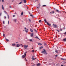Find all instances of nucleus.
Instances as JSON below:
<instances>
[{"instance_id": "22", "label": "nucleus", "mask_w": 66, "mask_h": 66, "mask_svg": "<svg viewBox=\"0 0 66 66\" xmlns=\"http://www.w3.org/2000/svg\"><path fill=\"white\" fill-rule=\"evenodd\" d=\"M55 52L56 53H58V51H57V50H56Z\"/></svg>"}, {"instance_id": "32", "label": "nucleus", "mask_w": 66, "mask_h": 66, "mask_svg": "<svg viewBox=\"0 0 66 66\" xmlns=\"http://www.w3.org/2000/svg\"><path fill=\"white\" fill-rule=\"evenodd\" d=\"M22 3V2H21L19 4H21Z\"/></svg>"}, {"instance_id": "33", "label": "nucleus", "mask_w": 66, "mask_h": 66, "mask_svg": "<svg viewBox=\"0 0 66 66\" xmlns=\"http://www.w3.org/2000/svg\"><path fill=\"white\" fill-rule=\"evenodd\" d=\"M30 41V42H32V39H30L29 40Z\"/></svg>"}, {"instance_id": "43", "label": "nucleus", "mask_w": 66, "mask_h": 66, "mask_svg": "<svg viewBox=\"0 0 66 66\" xmlns=\"http://www.w3.org/2000/svg\"><path fill=\"white\" fill-rule=\"evenodd\" d=\"M2 2H4V0H2Z\"/></svg>"}, {"instance_id": "57", "label": "nucleus", "mask_w": 66, "mask_h": 66, "mask_svg": "<svg viewBox=\"0 0 66 66\" xmlns=\"http://www.w3.org/2000/svg\"><path fill=\"white\" fill-rule=\"evenodd\" d=\"M60 27H61V25L60 24Z\"/></svg>"}, {"instance_id": "53", "label": "nucleus", "mask_w": 66, "mask_h": 66, "mask_svg": "<svg viewBox=\"0 0 66 66\" xmlns=\"http://www.w3.org/2000/svg\"><path fill=\"white\" fill-rule=\"evenodd\" d=\"M37 7V8L38 9V7Z\"/></svg>"}, {"instance_id": "35", "label": "nucleus", "mask_w": 66, "mask_h": 66, "mask_svg": "<svg viewBox=\"0 0 66 66\" xmlns=\"http://www.w3.org/2000/svg\"><path fill=\"white\" fill-rule=\"evenodd\" d=\"M43 46H41L40 47V48L41 49H42V48H43Z\"/></svg>"}, {"instance_id": "10", "label": "nucleus", "mask_w": 66, "mask_h": 66, "mask_svg": "<svg viewBox=\"0 0 66 66\" xmlns=\"http://www.w3.org/2000/svg\"><path fill=\"white\" fill-rule=\"evenodd\" d=\"M26 56V55H23L22 56V58H24V57H25V56Z\"/></svg>"}, {"instance_id": "38", "label": "nucleus", "mask_w": 66, "mask_h": 66, "mask_svg": "<svg viewBox=\"0 0 66 66\" xmlns=\"http://www.w3.org/2000/svg\"><path fill=\"white\" fill-rule=\"evenodd\" d=\"M44 45H45V46H46V44L44 43Z\"/></svg>"}, {"instance_id": "17", "label": "nucleus", "mask_w": 66, "mask_h": 66, "mask_svg": "<svg viewBox=\"0 0 66 66\" xmlns=\"http://www.w3.org/2000/svg\"><path fill=\"white\" fill-rule=\"evenodd\" d=\"M37 65V66H40V63H38V64Z\"/></svg>"}, {"instance_id": "23", "label": "nucleus", "mask_w": 66, "mask_h": 66, "mask_svg": "<svg viewBox=\"0 0 66 66\" xmlns=\"http://www.w3.org/2000/svg\"><path fill=\"white\" fill-rule=\"evenodd\" d=\"M6 39V41L7 42H9V40L8 39Z\"/></svg>"}, {"instance_id": "3", "label": "nucleus", "mask_w": 66, "mask_h": 66, "mask_svg": "<svg viewBox=\"0 0 66 66\" xmlns=\"http://www.w3.org/2000/svg\"><path fill=\"white\" fill-rule=\"evenodd\" d=\"M25 31L26 32H28V29H27L26 28H24Z\"/></svg>"}, {"instance_id": "18", "label": "nucleus", "mask_w": 66, "mask_h": 66, "mask_svg": "<svg viewBox=\"0 0 66 66\" xmlns=\"http://www.w3.org/2000/svg\"><path fill=\"white\" fill-rule=\"evenodd\" d=\"M27 53V52H25V53L24 54V55H25V56H26V53Z\"/></svg>"}, {"instance_id": "7", "label": "nucleus", "mask_w": 66, "mask_h": 66, "mask_svg": "<svg viewBox=\"0 0 66 66\" xmlns=\"http://www.w3.org/2000/svg\"><path fill=\"white\" fill-rule=\"evenodd\" d=\"M13 21L14 22H16L17 20V19H14V20H13Z\"/></svg>"}, {"instance_id": "27", "label": "nucleus", "mask_w": 66, "mask_h": 66, "mask_svg": "<svg viewBox=\"0 0 66 66\" xmlns=\"http://www.w3.org/2000/svg\"><path fill=\"white\" fill-rule=\"evenodd\" d=\"M21 47H22L23 46V45H22V44H21Z\"/></svg>"}, {"instance_id": "28", "label": "nucleus", "mask_w": 66, "mask_h": 66, "mask_svg": "<svg viewBox=\"0 0 66 66\" xmlns=\"http://www.w3.org/2000/svg\"><path fill=\"white\" fill-rule=\"evenodd\" d=\"M42 22V21L41 20H40L39 21V22Z\"/></svg>"}, {"instance_id": "40", "label": "nucleus", "mask_w": 66, "mask_h": 66, "mask_svg": "<svg viewBox=\"0 0 66 66\" xmlns=\"http://www.w3.org/2000/svg\"><path fill=\"white\" fill-rule=\"evenodd\" d=\"M62 29H60V31H62Z\"/></svg>"}, {"instance_id": "8", "label": "nucleus", "mask_w": 66, "mask_h": 66, "mask_svg": "<svg viewBox=\"0 0 66 66\" xmlns=\"http://www.w3.org/2000/svg\"><path fill=\"white\" fill-rule=\"evenodd\" d=\"M54 11H53L51 12H50V14H54Z\"/></svg>"}, {"instance_id": "63", "label": "nucleus", "mask_w": 66, "mask_h": 66, "mask_svg": "<svg viewBox=\"0 0 66 66\" xmlns=\"http://www.w3.org/2000/svg\"><path fill=\"white\" fill-rule=\"evenodd\" d=\"M12 2H13V1H12Z\"/></svg>"}, {"instance_id": "19", "label": "nucleus", "mask_w": 66, "mask_h": 66, "mask_svg": "<svg viewBox=\"0 0 66 66\" xmlns=\"http://www.w3.org/2000/svg\"><path fill=\"white\" fill-rule=\"evenodd\" d=\"M2 8L3 10H4V7H3V5H2Z\"/></svg>"}, {"instance_id": "12", "label": "nucleus", "mask_w": 66, "mask_h": 66, "mask_svg": "<svg viewBox=\"0 0 66 66\" xmlns=\"http://www.w3.org/2000/svg\"><path fill=\"white\" fill-rule=\"evenodd\" d=\"M38 45H42V44L40 43H38Z\"/></svg>"}, {"instance_id": "36", "label": "nucleus", "mask_w": 66, "mask_h": 66, "mask_svg": "<svg viewBox=\"0 0 66 66\" xmlns=\"http://www.w3.org/2000/svg\"><path fill=\"white\" fill-rule=\"evenodd\" d=\"M64 34H65L66 35V32H65L64 33Z\"/></svg>"}, {"instance_id": "21", "label": "nucleus", "mask_w": 66, "mask_h": 66, "mask_svg": "<svg viewBox=\"0 0 66 66\" xmlns=\"http://www.w3.org/2000/svg\"><path fill=\"white\" fill-rule=\"evenodd\" d=\"M63 40L64 41V42H66V38L64 39Z\"/></svg>"}, {"instance_id": "55", "label": "nucleus", "mask_w": 66, "mask_h": 66, "mask_svg": "<svg viewBox=\"0 0 66 66\" xmlns=\"http://www.w3.org/2000/svg\"><path fill=\"white\" fill-rule=\"evenodd\" d=\"M61 66H63V65H61Z\"/></svg>"}, {"instance_id": "37", "label": "nucleus", "mask_w": 66, "mask_h": 66, "mask_svg": "<svg viewBox=\"0 0 66 66\" xmlns=\"http://www.w3.org/2000/svg\"><path fill=\"white\" fill-rule=\"evenodd\" d=\"M4 22H5L4 21H3V24H5Z\"/></svg>"}, {"instance_id": "5", "label": "nucleus", "mask_w": 66, "mask_h": 66, "mask_svg": "<svg viewBox=\"0 0 66 66\" xmlns=\"http://www.w3.org/2000/svg\"><path fill=\"white\" fill-rule=\"evenodd\" d=\"M28 47V45H24V48L25 49H27Z\"/></svg>"}, {"instance_id": "1", "label": "nucleus", "mask_w": 66, "mask_h": 66, "mask_svg": "<svg viewBox=\"0 0 66 66\" xmlns=\"http://www.w3.org/2000/svg\"><path fill=\"white\" fill-rule=\"evenodd\" d=\"M44 21L45 23H46L48 26H51V24L47 22V20L45 19H44Z\"/></svg>"}, {"instance_id": "42", "label": "nucleus", "mask_w": 66, "mask_h": 66, "mask_svg": "<svg viewBox=\"0 0 66 66\" xmlns=\"http://www.w3.org/2000/svg\"><path fill=\"white\" fill-rule=\"evenodd\" d=\"M30 15L31 16H33V15L32 14H30Z\"/></svg>"}, {"instance_id": "13", "label": "nucleus", "mask_w": 66, "mask_h": 66, "mask_svg": "<svg viewBox=\"0 0 66 66\" xmlns=\"http://www.w3.org/2000/svg\"><path fill=\"white\" fill-rule=\"evenodd\" d=\"M35 38H37V39H38V38L39 39V40H40L39 38H38V37L37 36H36V37H35Z\"/></svg>"}, {"instance_id": "4", "label": "nucleus", "mask_w": 66, "mask_h": 66, "mask_svg": "<svg viewBox=\"0 0 66 66\" xmlns=\"http://www.w3.org/2000/svg\"><path fill=\"white\" fill-rule=\"evenodd\" d=\"M53 27H54V28H57V26L56 24H53Z\"/></svg>"}, {"instance_id": "58", "label": "nucleus", "mask_w": 66, "mask_h": 66, "mask_svg": "<svg viewBox=\"0 0 66 66\" xmlns=\"http://www.w3.org/2000/svg\"><path fill=\"white\" fill-rule=\"evenodd\" d=\"M18 43V42H16V43Z\"/></svg>"}, {"instance_id": "49", "label": "nucleus", "mask_w": 66, "mask_h": 66, "mask_svg": "<svg viewBox=\"0 0 66 66\" xmlns=\"http://www.w3.org/2000/svg\"><path fill=\"white\" fill-rule=\"evenodd\" d=\"M32 66H34V65H32Z\"/></svg>"}, {"instance_id": "24", "label": "nucleus", "mask_w": 66, "mask_h": 66, "mask_svg": "<svg viewBox=\"0 0 66 66\" xmlns=\"http://www.w3.org/2000/svg\"><path fill=\"white\" fill-rule=\"evenodd\" d=\"M24 2L25 3H26V0H24Z\"/></svg>"}, {"instance_id": "39", "label": "nucleus", "mask_w": 66, "mask_h": 66, "mask_svg": "<svg viewBox=\"0 0 66 66\" xmlns=\"http://www.w3.org/2000/svg\"><path fill=\"white\" fill-rule=\"evenodd\" d=\"M29 21H30V22L31 21V20H30V19L29 20Z\"/></svg>"}, {"instance_id": "29", "label": "nucleus", "mask_w": 66, "mask_h": 66, "mask_svg": "<svg viewBox=\"0 0 66 66\" xmlns=\"http://www.w3.org/2000/svg\"><path fill=\"white\" fill-rule=\"evenodd\" d=\"M34 31H35V32L36 33H37V31L36 30L34 29Z\"/></svg>"}, {"instance_id": "60", "label": "nucleus", "mask_w": 66, "mask_h": 66, "mask_svg": "<svg viewBox=\"0 0 66 66\" xmlns=\"http://www.w3.org/2000/svg\"><path fill=\"white\" fill-rule=\"evenodd\" d=\"M54 9V10H55V9Z\"/></svg>"}, {"instance_id": "25", "label": "nucleus", "mask_w": 66, "mask_h": 66, "mask_svg": "<svg viewBox=\"0 0 66 66\" xmlns=\"http://www.w3.org/2000/svg\"><path fill=\"white\" fill-rule=\"evenodd\" d=\"M4 12L5 13V14H7V13L5 11H4Z\"/></svg>"}, {"instance_id": "54", "label": "nucleus", "mask_w": 66, "mask_h": 66, "mask_svg": "<svg viewBox=\"0 0 66 66\" xmlns=\"http://www.w3.org/2000/svg\"><path fill=\"white\" fill-rule=\"evenodd\" d=\"M64 2H65L66 3V1H64Z\"/></svg>"}, {"instance_id": "56", "label": "nucleus", "mask_w": 66, "mask_h": 66, "mask_svg": "<svg viewBox=\"0 0 66 66\" xmlns=\"http://www.w3.org/2000/svg\"><path fill=\"white\" fill-rule=\"evenodd\" d=\"M58 32H60V31L59 30H58Z\"/></svg>"}, {"instance_id": "59", "label": "nucleus", "mask_w": 66, "mask_h": 66, "mask_svg": "<svg viewBox=\"0 0 66 66\" xmlns=\"http://www.w3.org/2000/svg\"><path fill=\"white\" fill-rule=\"evenodd\" d=\"M25 59L26 60V58H25Z\"/></svg>"}, {"instance_id": "51", "label": "nucleus", "mask_w": 66, "mask_h": 66, "mask_svg": "<svg viewBox=\"0 0 66 66\" xmlns=\"http://www.w3.org/2000/svg\"><path fill=\"white\" fill-rule=\"evenodd\" d=\"M4 17L5 18H6V16H4Z\"/></svg>"}, {"instance_id": "46", "label": "nucleus", "mask_w": 66, "mask_h": 66, "mask_svg": "<svg viewBox=\"0 0 66 66\" xmlns=\"http://www.w3.org/2000/svg\"><path fill=\"white\" fill-rule=\"evenodd\" d=\"M46 6V5H43V6Z\"/></svg>"}, {"instance_id": "9", "label": "nucleus", "mask_w": 66, "mask_h": 66, "mask_svg": "<svg viewBox=\"0 0 66 66\" xmlns=\"http://www.w3.org/2000/svg\"><path fill=\"white\" fill-rule=\"evenodd\" d=\"M31 1L33 2H36V0H31Z\"/></svg>"}, {"instance_id": "14", "label": "nucleus", "mask_w": 66, "mask_h": 66, "mask_svg": "<svg viewBox=\"0 0 66 66\" xmlns=\"http://www.w3.org/2000/svg\"><path fill=\"white\" fill-rule=\"evenodd\" d=\"M30 30L31 32H33V30H32V29H30Z\"/></svg>"}, {"instance_id": "48", "label": "nucleus", "mask_w": 66, "mask_h": 66, "mask_svg": "<svg viewBox=\"0 0 66 66\" xmlns=\"http://www.w3.org/2000/svg\"><path fill=\"white\" fill-rule=\"evenodd\" d=\"M8 24H9V21H8Z\"/></svg>"}, {"instance_id": "20", "label": "nucleus", "mask_w": 66, "mask_h": 66, "mask_svg": "<svg viewBox=\"0 0 66 66\" xmlns=\"http://www.w3.org/2000/svg\"><path fill=\"white\" fill-rule=\"evenodd\" d=\"M32 59L33 60H35V58H34L33 57H32Z\"/></svg>"}, {"instance_id": "31", "label": "nucleus", "mask_w": 66, "mask_h": 66, "mask_svg": "<svg viewBox=\"0 0 66 66\" xmlns=\"http://www.w3.org/2000/svg\"><path fill=\"white\" fill-rule=\"evenodd\" d=\"M23 12H22V13H21V15H23Z\"/></svg>"}, {"instance_id": "45", "label": "nucleus", "mask_w": 66, "mask_h": 66, "mask_svg": "<svg viewBox=\"0 0 66 66\" xmlns=\"http://www.w3.org/2000/svg\"><path fill=\"white\" fill-rule=\"evenodd\" d=\"M55 56H56V57H57V55H55Z\"/></svg>"}, {"instance_id": "26", "label": "nucleus", "mask_w": 66, "mask_h": 66, "mask_svg": "<svg viewBox=\"0 0 66 66\" xmlns=\"http://www.w3.org/2000/svg\"><path fill=\"white\" fill-rule=\"evenodd\" d=\"M7 16H8V19H10V16H9V15H7Z\"/></svg>"}, {"instance_id": "62", "label": "nucleus", "mask_w": 66, "mask_h": 66, "mask_svg": "<svg viewBox=\"0 0 66 66\" xmlns=\"http://www.w3.org/2000/svg\"><path fill=\"white\" fill-rule=\"evenodd\" d=\"M65 61H66V59L65 60Z\"/></svg>"}, {"instance_id": "11", "label": "nucleus", "mask_w": 66, "mask_h": 66, "mask_svg": "<svg viewBox=\"0 0 66 66\" xmlns=\"http://www.w3.org/2000/svg\"><path fill=\"white\" fill-rule=\"evenodd\" d=\"M19 46H20V45H19L18 44L16 45V47H19Z\"/></svg>"}, {"instance_id": "6", "label": "nucleus", "mask_w": 66, "mask_h": 66, "mask_svg": "<svg viewBox=\"0 0 66 66\" xmlns=\"http://www.w3.org/2000/svg\"><path fill=\"white\" fill-rule=\"evenodd\" d=\"M33 34H34L33 32H32V33L30 34L31 36L32 37L33 36V35H34Z\"/></svg>"}, {"instance_id": "61", "label": "nucleus", "mask_w": 66, "mask_h": 66, "mask_svg": "<svg viewBox=\"0 0 66 66\" xmlns=\"http://www.w3.org/2000/svg\"><path fill=\"white\" fill-rule=\"evenodd\" d=\"M57 31H58V30H57Z\"/></svg>"}, {"instance_id": "44", "label": "nucleus", "mask_w": 66, "mask_h": 66, "mask_svg": "<svg viewBox=\"0 0 66 66\" xmlns=\"http://www.w3.org/2000/svg\"><path fill=\"white\" fill-rule=\"evenodd\" d=\"M15 15H13V17H15Z\"/></svg>"}, {"instance_id": "41", "label": "nucleus", "mask_w": 66, "mask_h": 66, "mask_svg": "<svg viewBox=\"0 0 66 66\" xmlns=\"http://www.w3.org/2000/svg\"><path fill=\"white\" fill-rule=\"evenodd\" d=\"M10 8H12V6H10Z\"/></svg>"}, {"instance_id": "50", "label": "nucleus", "mask_w": 66, "mask_h": 66, "mask_svg": "<svg viewBox=\"0 0 66 66\" xmlns=\"http://www.w3.org/2000/svg\"><path fill=\"white\" fill-rule=\"evenodd\" d=\"M56 11L58 12V10H56Z\"/></svg>"}, {"instance_id": "2", "label": "nucleus", "mask_w": 66, "mask_h": 66, "mask_svg": "<svg viewBox=\"0 0 66 66\" xmlns=\"http://www.w3.org/2000/svg\"><path fill=\"white\" fill-rule=\"evenodd\" d=\"M43 51L42 52V53H44L45 54H47V52L46 51V50H43Z\"/></svg>"}, {"instance_id": "30", "label": "nucleus", "mask_w": 66, "mask_h": 66, "mask_svg": "<svg viewBox=\"0 0 66 66\" xmlns=\"http://www.w3.org/2000/svg\"><path fill=\"white\" fill-rule=\"evenodd\" d=\"M1 15H2V13H0V17L1 16Z\"/></svg>"}, {"instance_id": "64", "label": "nucleus", "mask_w": 66, "mask_h": 66, "mask_svg": "<svg viewBox=\"0 0 66 66\" xmlns=\"http://www.w3.org/2000/svg\"><path fill=\"white\" fill-rule=\"evenodd\" d=\"M12 12H13V11H12Z\"/></svg>"}, {"instance_id": "47", "label": "nucleus", "mask_w": 66, "mask_h": 66, "mask_svg": "<svg viewBox=\"0 0 66 66\" xmlns=\"http://www.w3.org/2000/svg\"><path fill=\"white\" fill-rule=\"evenodd\" d=\"M3 36H5V34H3Z\"/></svg>"}, {"instance_id": "16", "label": "nucleus", "mask_w": 66, "mask_h": 66, "mask_svg": "<svg viewBox=\"0 0 66 66\" xmlns=\"http://www.w3.org/2000/svg\"><path fill=\"white\" fill-rule=\"evenodd\" d=\"M61 60H63V61H65V59L63 58H61Z\"/></svg>"}, {"instance_id": "52", "label": "nucleus", "mask_w": 66, "mask_h": 66, "mask_svg": "<svg viewBox=\"0 0 66 66\" xmlns=\"http://www.w3.org/2000/svg\"><path fill=\"white\" fill-rule=\"evenodd\" d=\"M14 14H16V12H15V13H14Z\"/></svg>"}, {"instance_id": "15", "label": "nucleus", "mask_w": 66, "mask_h": 66, "mask_svg": "<svg viewBox=\"0 0 66 66\" xmlns=\"http://www.w3.org/2000/svg\"><path fill=\"white\" fill-rule=\"evenodd\" d=\"M12 46H15V43L13 44H12Z\"/></svg>"}, {"instance_id": "34", "label": "nucleus", "mask_w": 66, "mask_h": 66, "mask_svg": "<svg viewBox=\"0 0 66 66\" xmlns=\"http://www.w3.org/2000/svg\"><path fill=\"white\" fill-rule=\"evenodd\" d=\"M32 52H34V50H33L32 51Z\"/></svg>"}]
</instances>
